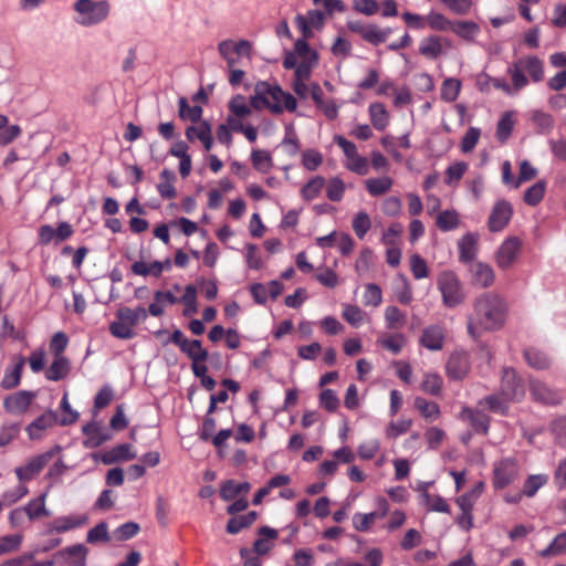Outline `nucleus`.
<instances>
[{
	"label": "nucleus",
	"mask_w": 566,
	"mask_h": 566,
	"mask_svg": "<svg viewBox=\"0 0 566 566\" xmlns=\"http://www.w3.org/2000/svg\"><path fill=\"white\" fill-rule=\"evenodd\" d=\"M530 389L536 401L547 405H556L562 401V396L558 391L551 389L539 380H531Z\"/></svg>",
	"instance_id": "23"
},
{
	"label": "nucleus",
	"mask_w": 566,
	"mask_h": 566,
	"mask_svg": "<svg viewBox=\"0 0 566 566\" xmlns=\"http://www.w3.org/2000/svg\"><path fill=\"white\" fill-rule=\"evenodd\" d=\"M57 422V416L54 411L48 410L46 412L34 419L28 427L27 432L32 440L42 438L43 432L52 428Z\"/></svg>",
	"instance_id": "21"
},
{
	"label": "nucleus",
	"mask_w": 566,
	"mask_h": 566,
	"mask_svg": "<svg viewBox=\"0 0 566 566\" xmlns=\"http://www.w3.org/2000/svg\"><path fill=\"white\" fill-rule=\"evenodd\" d=\"M88 548L83 544L65 547L54 554V562L65 566H86Z\"/></svg>",
	"instance_id": "12"
},
{
	"label": "nucleus",
	"mask_w": 566,
	"mask_h": 566,
	"mask_svg": "<svg viewBox=\"0 0 566 566\" xmlns=\"http://www.w3.org/2000/svg\"><path fill=\"white\" fill-rule=\"evenodd\" d=\"M109 333L118 339H132L136 335L134 328L119 318L109 324Z\"/></svg>",
	"instance_id": "62"
},
{
	"label": "nucleus",
	"mask_w": 566,
	"mask_h": 566,
	"mask_svg": "<svg viewBox=\"0 0 566 566\" xmlns=\"http://www.w3.org/2000/svg\"><path fill=\"white\" fill-rule=\"evenodd\" d=\"M260 537L253 544V551L258 556L268 554L273 548V542L279 533L269 526L259 530Z\"/></svg>",
	"instance_id": "27"
},
{
	"label": "nucleus",
	"mask_w": 566,
	"mask_h": 566,
	"mask_svg": "<svg viewBox=\"0 0 566 566\" xmlns=\"http://www.w3.org/2000/svg\"><path fill=\"white\" fill-rule=\"evenodd\" d=\"M282 147L289 156H295L300 149L297 135L292 125L285 127V136L282 140Z\"/></svg>",
	"instance_id": "57"
},
{
	"label": "nucleus",
	"mask_w": 566,
	"mask_h": 566,
	"mask_svg": "<svg viewBox=\"0 0 566 566\" xmlns=\"http://www.w3.org/2000/svg\"><path fill=\"white\" fill-rule=\"evenodd\" d=\"M479 234L473 232L465 233L458 242L459 260L462 263H473L478 254Z\"/></svg>",
	"instance_id": "22"
},
{
	"label": "nucleus",
	"mask_w": 566,
	"mask_h": 566,
	"mask_svg": "<svg viewBox=\"0 0 566 566\" xmlns=\"http://www.w3.org/2000/svg\"><path fill=\"white\" fill-rule=\"evenodd\" d=\"M132 272L140 276L153 275L154 277H159L163 273L161 263L154 261L147 264L143 261H136L132 264Z\"/></svg>",
	"instance_id": "47"
},
{
	"label": "nucleus",
	"mask_w": 566,
	"mask_h": 566,
	"mask_svg": "<svg viewBox=\"0 0 566 566\" xmlns=\"http://www.w3.org/2000/svg\"><path fill=\"white\" fill-rule=\"evenodd\" d=\"M334 142L342 148L346 157L345 167L348 170L359 176H365L369 172V164L367 158L358 154L357 147L353 142L347 140L340 135H336L334 137Z\"/></svg>",
	"instance_id": "6"
},
{
	"label": "nucleus",
	"mask_w": 566,
	"mask_h": 566,
	"mask_svg": "<svg viewBox=\"0 0 566 566\" xmlns=\"http://www.w3.org/2000/svg\"><path fill=\"white\" fill-rule=\"evenodd\" d=\"M513 216L512 205L502 199L495 202L488 220V227L491 232L502 231L510 222Z\"/></svg>",
	"instance_id": "11"
},
{
	"label": "nucleus",
	"mask_w": 566,
	"mask_h": 566,
	"mask_svg": "<svg viewBox=\"0 0 566 566\" xmlns=\"http://www.w3.org/2000/svg\"><path fill=\"white\" fill-rule=\"evenodd\" d=\"M436 226L443 232L455 230L460 226V216L454 209L441 211L437 216Z\"/></svg>",
	"instance_id": "35"
},
{
	"label": "nucleus",
	"mask_w": 566,
	"mask_h": 566,
	"mask_svg": "<svg viewBox=\"0 0 566 566\" xmlns=\"http://www.w3.org/2000/svg\"><path fill=\"white\" fill-rule=\"evenodd\" d=\"M378 343L390 353L399 354L407 343V338L402 333H396L382 336L378 339Z\"/></svg>",
	"instance_id": "40"
},
{
	"label": "nucleus",
	"mask_w": 566,
	"mask_h": 566,
	"mask_svg": "<svg viewBox=\"0 0 566 566\" xmlns=\"http://www.w3.org/2000/svg\"><path fill=\"white\" fill-rule=\"evenodd\" d=\"M412 426V420L410 419H400L397 421H392L386 428V437L388 439H397L399 436L409 431Z\"/></svg>",
	"instance_id": "63"
},
{
	"label": "nucleus",
	"mask_w": 566,
	"mask_h": 566,
	"mask_svg": "<svg viewBox=\"0 0 566 566\" xmlns=\"http://www.w3.org/2000/svg\"><path fill=\"white\" fill-rule=\"evenodd\" d=\"M506 72L514 83L515 88L523 90L528 85V78L525 73H527L530 78L535 83L543 81L544 63L537 56L530 55L510 64Z\"/></svg>",
	"instance_id": "3"
},
{
	"label": "nucleus",
	"mask_w": 566,
	"mask_h": 566,
	"mask_svg": "<svg viewBox=\"0 0 566 566\" xmlns=\"http://www.w3.org/2000/svg\"><path fill=\"white\" fill-rule=\"evenodd\" d=\"M53 454V451H48L30 459L25 465L17 468L14 472L19 481L23 482L33 479L48 464Z\"/></svg>",
	"instance_id": "15"
},
{
	"label": "nucleus",
	"mask_w": 566,
	"mask_h": 566,
	"mask_svg": "<svg viewBox=\"0 0 566 566\" xmlns=\"http://www.w3.org/2000/svg\"><path fill=\"white\" fill-rule=\"evenodd\" d=\"M176 175L174 171L164 169L160 172V182L157 185V191L159 192L161 198L172 199L176 197V188H175Z\"/></svg>",
	"instance_id": "34"
},
{
	"label": "nucleus",
	"mask_w": 566,
	"mask_h": 566,
	"mask_svg": "<svg viewBox=\"0 0 566 566\" xmlns=\"http://www.w3.org/2000/svg\"><path fill=\"white\" fill-rule=\"evenodd\" d=\"M461 82L457 78H446L441 85V98L446 102H454L460 93Z\"/></svg>",
	"instance_id": "53"
},
{
	"label": "nucleus",
	"mask_w": 566,
	"mask_h": 566,
	"mask_svg": "<svg viewBox=\"0 0 566 566\" xmlns=\"http://www.w3.org/2000/svg\"><path fill=\"white\" fill-rule=\"evenodd\" d=\"M136 453L132 451V446L123 443L114 447L112 450L102 455L104 464H112L119 461H128L135 459Z\"/></svg>",
	"instance_id": "29"
},
{
	"label": "nucleus",
	"mask_w": 566,
	"mask_h": 566,
	"mask_svg": "<svg viewBox=\"0 0 566 566\" xmlns=\"http://www.w3.org/2000/svg\"><path fill=\"white\" fill-rule=\"evenodd\" d=\"M563 554H566V532L557 534L552 543L539 553V556L547 558Z\"/></svg>",
	"instance_id": "43"
},
{
	"label": "nucleus",
	"mask_w": 566,
	"mask_h": 566,
	"mask_svg": "<svg viewBox=\"0 0 566 566\" xmlns=\"http://www.w3.org/2000/svg\"><path fill=\"white\" fill-rule=\"evenodd\" d=\"M345 193V184L338 178L334 177L329 179L326 187V196L331 201H340Z\"/></svg>",
	"instance_id": "64"
},
{
	"label": "nucleus",
	"mask_w": 566,
	"mask_h": 566,
	"mask_svg": "<svg viewBox=\"0 0 566 566\" xmlns=\"http://www.w3.org/2000/svg\"><path fill=\"white\" fill-rule=\"evenodd\" d=\"M325 186V179L322 176L311 178L301 189V196L304 200L312 201L318 197Z\"/></svg>",
	"instance_id": "41"
},
{
	"label": "nucleus",
	"mask_w": 566,
	"mask_h": 566,
	"mask_svg": "<svg viewBox=\"0 0 566 566\" xmlns=\"http://www.w3.org/2000/svg\"><path fill=\"white\" fill-rule=\"evenodd\" d=\"M426 21L431 30L434 31H451L453 22L446 15L439 12L431 11L427 17Z\"/></svg>",
	"instance_id": "49"
},
{
	"label": "nucleus",
	"mask_w": 566,
	"mask_h": 566,
	"mask_svg": "<svg viewBox=\"0 0 566 566\" xmlns=\"http://www.w3.org/2000/svg\"><path fill=\"white\" fill-rule=\"evenodd\" d=\"M116 318L122 319L125 322L128 326L134 328L135 325L138 323L145 322L148 313L147 310L143 306H138L136 308L130 307H120L116 311Z\"/></svg>",
	"instance_id": "28"
},
{
	"label": "nucleus",
	"mask_w": 566,
	"mask_h": 566,
	"mask_svg": "<svg viewBox=\"0 0 566 566\" xmlns=\"http://www.w3.org/2000/svg\"><path fill=\"white\" fill-rule=\"evenodd\" d=\"M443 380L438 374H427L421 382V389L432 396L441 392Z\"/></svg>",
	"instance_id": "61"
},
{
	"label": "nucleus",
	"mask_w": 566,
	"mask_h": 566,
	"mask_svg": "<svg viewBox=\"0 0 566 566\" xmlns=\"http://www.w3.org/2000/svg\"><path fill=\"white\" fill-rule=\"evenodd\" d=\"M256 518L255 512H249L239 517H232L227 524V532L230 534H238L243 528L249 527Z\"/></svg>",
	"instance_id": "50"
},
{
	"label": "nucleus",
	"mask_w": 566,
	"mask_h": 566,
	"mask_svg": "<svg viewBox=\"0 0 566 566\" xmlns=\"http://www.w3.org/2000/svg\"><path fill=\"white\" fill-rule=\"evenodd\" d=\"M87 514H70L54 518L48 524L46 534H63L80 528L88 523Z\"/></svg>",
	"instance_id": "9"
},
{
	"label": "nucleus",
	"mask_w": 566,
	"mask_h": 566,
	"mask_svg": "<svg viewBox=\"0 0 566 566\" xmlns=\"http://www.w3.org/2000/svg\"><path fill=\"white\" fill-rule=\"evenodd\" d=\"M295 23L302 35L308 39L313 35V28L319 29L324 24V13L318 10H310L305 15L297 14Z\"/></svg>",
	"instance_id": "18"
},
{
	"label": "nucleus",
	"mask_w": 566,
	"mask_h": 566,
	"mask_svg": "<svg viewBox=\"0 0 566 566\" xmlns=\"http://www.w3.org/2000/svg\"><path fill=\"white\" fill-rule=\"evenodd\" d=\"M444 45L451 48V42L448 39L438 35H429L421 40L419 44V53L427 59L436 60L444 52Z\"/></svg>",
	"instance_id": "17"
},
{
	"label": "nucleus",
	"mask_w": 566,
	"mask_h": 566,
	"mask_svg": "<svg viewBox=\"0 0 566 566\" xmlns=\"http://www.w3.org/2000/svg\"><path fill=\"white\" fill-rule=\"evenodd\" d=\"M507 317V304L495 292L479 295L473 304V313L468 318V333L479 339L485 332L500 329Z\"/></svg>",
	"instance_id": "1"
},
{
	"label": "nucleus",
	"mask_w": 566,
	"mask_h": 566,
	"mask_svg": "<svg viewBox=\"0 0 566 566\" xmlns=\"http://www.w3.org/2000/svg\"><path fill=\"white\" fill-rule=\"evenodd\" d=\"M446 339L444 328L440 325L432 324L427 326L420 336L419 343L431 352H438L443 348Z\"/></svg>",
	"instance_id": "16"
},
{
	"label": "nucleus",
	"mask_w": 566,
	"mask_h": 566,
	"mask_svg": "<svg viewBox=\"0 0 566 566\" xmlns=\"http://www.w3.org/2000/svg\"><path fill=\"white\" fill-rule=\"evenodd\" d=\"M547 482L548 475L545 473L531 474L523 483V494H525L526 497H533Z\"/></svg>",
	"instance_id": "38"
},
{
	"label": "nucleus",
	"mask_w": 566,
	"mask_h": 566,
	"mask_svg": "<svg viewBox=\"0 0 566 566\" xmlns=\"http://www.w3.org/2000/svg\"><path fill=\"white\" fill-rule=\"evenodd\" d=\"M415 407L426 419L437 420L440 417V408L438 403L433 401H428L424 398L417 397L415 399Z\"/></svg>",
	"instance_id": "48"
},
{
	"label": "nucleus",
	"mask_w": 566,
	"mask_h": 566,
	"mask_svg": "<svg viewBox=\"0 0 566 566\" xmlns=\"http://www.w3.org/2000/svg\"><path fill=\"white\" fill-rule=\"evenodd\" d=\"M531 120L541 134H548L554 127V118L548 113L535 109L531 113Z\"/></svg>",
	"instance_id": "44"
},
{
	"label": "nucleus",
	"mask_w": 566,
	"mask_h": 566,
	"mask_svg": "<svg viewBox=\"0 0 566 566\" xmlns=\"http://www.w3.org/2000/svg\"><path fill=\"white\" fill-rule=\"evenodd\" d=\"M368 111L373 126L377 130H384L389 124V114L385 106L381 103H371Z\"/></svg>",
	"instance_id": "37"
},
{
	"label": "nucleus",
	"mask_w": 566,
	"mask_h": 566,
	"mask_svg": "<svg viewBox=\"0 0 566 566\" xmlns=\"http://www.w3.org/2000/svg\"><path fill=\"white\" fill-rule=\"evenodd\" d=\"M459 419L469 422L476 432L486 434L489 431L490 419L482 411L464 407L459 413Z\"/></svg>",
	"instance_id": "24"
},
{
	"label": "nucleus",
	"mask_w": 566,
	"mask_h": 566,
	"mask_svg": "<svg viewBox=\"0 0 566 566\" xmlns=\"http://www.w3.org/2000/svg\"><path fill=\"white\" fill-rule=\"evenodd\" d=\"M470 283L472 286L488 289L495 282L493 268L485 262L476 261L469 266Z\"/></svg>",
	"instance_id": "13"
},
{
	"label": "nucleus",
	"mask_w": 566,
	"mask_h": 566,
	"mask_svg": "<svg viewBox=\"0 0 566 566\" xmlns=\"http://www.w3.org/2000/svg\"><path fill=\"white\" fill-rule=\"evenodd\" d=\"M545 191L546 182L544 180L535 182L524 192V202L531 207L537 206L543 200Z\"/></svg>",
	"instance_id": "42"
},
{
	"label": "nucleus",
	"mask_w": 566,
	"mask_h": 566,
	"mask_svg": "<svg viewBox=\"0 0 566 566\" xmlns=\"http://www.w3.org/2000/svg\"><path fill=\"white\" fill-rule=\"evenodd\" d=\"M514 112H505L496 125V138L499 142L504 143L509 139L514 128Z\"/></svg>",
	"instance_id": "39"
},
{
	"label": "nucleus",
	"mask_w": 566,
	"mask_h": 566,
	"mask_svg": "<svg viewBox=\"0 0 566 566\" xmlns=\"http://www.w3.org/2000/svg\"><path fill=\"white\" fill-rule=\"evenodd\" d=\"M392 185L394 180L389 176L369 178L365 181L366 190L373 197H379L387 193L392 188Z\"/></svg>",
	"instance_id": "32"
},
{
	"label": "nucleus",
	"mask_w": 566,
	"mask_h": 566,
	"mask_svg": "<svg viewBox=\"0 0 566 566\" xmlns=\"http://www.w3.org/2000/svg\"><path fill=\"white\" fill-rule=\"evenodd\" d=\"M437 286L441 293L442 303L449 308L462 304L465 300V293L458 275L452 271L442 272L437 280Z\"/></svg>",
	"instance_id": "5"
},
{
	"label": "nucleus",
	"mask_w": 566,
	"mask_h": 566,
	"mask_svg": "<svg viewBox=\"0 0 566 566\" xmlns=\"http://www.w3.org/2000/svg\"><path fill=\"white\" fill-rule=\"evenodd\" d=\"M484 489L483 482L476 483L469 492L457 499L461 512H472L476 500L480 497Z\"/></svg>",
	"instance_id": "36"
},
{
	"label": "nucleus",
	"mask_w": 566,
	"mask_h": 566,
	"mask_svg": "<svg viewBox=\"0 0 566 566\" xmlns=\"http://www.w3.org/2000/svg\"><path fill=\"white\" fill-rule=\"evenodd\" d=\"M25 359L23 356H17L14 358L13 366L11 368H7L2 377L1 386L3 389H12L20 384Z\"/></svg>",
	"instance_id": "26"
},
{
	"label": "nucleus",
	"mask_w": 566,
	"mask_h": 566,
	"mask_svg": "<svg viewBox=\"0 0 566 566\" xmlns=\"http://www.w3.org/2000/svg\"><path fill=\"white\" fill-rule=\"evenodd\" d=\"M377 518H381L378 512H370L367 514L356 513L353 516V526L358 532H367Z\"/></svg>",
	"instance_id": "56"
},
{
	"label": "nucleus",
	"mask_w": 566,
	"mask_h": 566,
	"mask_svg": "<svg viewBox=\"0 0 566 566\" xmlns=\"http://www.w3.org/2000/svg\"><path fill=\"white\" fill-rule=\"evenodd\" d=\"M522 241L517 237H507L496 249L494 261L500 270H509L518 259Z\"/></svg>",
	"instance_id": "7"
},
{
	"label": "nucleus",
	"mask_w": 566,
	"mask_h": 566,
	"mask_svg": "<svg viewBox=\"0 0 566 566\" xmlns=\"http://www.w3.org/2000/svg\"><path fill=\"white\" fill-rule=\"evenodd\" d=\"M71 370V364L65 356L54 357L52 364L45 373V377L51 381L64 379Z\"/></svg>",
	"instance_id": "30"
},
{
	"label": "nucleus",
	"mask_w": 566,
	"mask_h": 566,
	"mask_svg": "<svg viewBox=\"0 0 566 566\" xmlns=\"http://www.w3.org/2000/svg\"><path fill=\"white\" fill-rule=\"evenodd\" d=\"M374 263L373 251L369 248H364L355 263V270L359 276L366 275Z\"/></svg>",
	"instance_id": "58"
},
{
	"label": "nucleus",
	"mask_w": 566,
	"mask_h": 566,
	"mask_svg": "<svg viewBox=\"0 0 566 566\" xmlns=\"http://www.w3.org/2000/svg\"><path fill=\"white\" fill-rule=\"evenodd\" d=\"M501 394L511 400H520L525 394L524 387L513 368L507 367L502 371Z\"/></svg>",
	"instance_id": "14"
},
{
	"label": "nucleus",
	"mask_w": 566,
	"mask_h": 566,
	"mask_svg": "<svg viewBox=\"0 0 566 566\" xmlns=\"http://www.w3.org/2000/svg\"><path fill=\"white\" fill-rule=\"evenodd\" d=\"M49 491H44L38 497L30 500L23 507L27 517L30 521H36L41 517L51 515V511L46 509V499Z\"/></svg>",
	"instance_id": "25"
},
{
	"label": "nucleus",
	"mask_w": 566,
	"mask_h": 566,
	"mask_svg": "<svg viewBox=\"0 0 566 566\" xmlns=\"http://www.w3.org/2000/svg\"><path fill=\"white\" fill-rule=\"evenodd\" d=\"M524 357L527 364L536 369H545L549 366L548 357L536 348H527L524 350Z\"/></svg>",
	"instance_id": "51"
},
{
	"label": "nucleus",
	"mask_w": 566,
	"mask_h": 566,
	"mask_svg": "<svg viewBox=\"0 0 566 566\" xmlns=\"http://www.w3.org/2000/svg\"><path fill=\"white\" fill-rule=\"evenodd\" d=\"M181 352L185 353L191 361L207 360L208 358V352L202 347L201 340L199 339H189Z\"/></svg>",
	"instance_id": "52"
},
{
	"label": "nucleus",
	"mask_w": 566,
	"mask_h": 566,
	"mask_svg": "<svg viewBox=\"0 0 566 566\" xmlns=\"http://www.w3.org/2000/svg\"><path fill=\"white\" fill-rule=\"evenodd\" d=\"M520 475V464L513 458H505L494 464L493 485L495 489H504L512 484Z\"/></svg>",
	"instance_id": "8"
},
{
	"label": "nucleus",
	"mask_w": 566,
	"mask_h": 566,
	"mask_svg": "<svg viewBox=\"0 0 566 566\" xmlns=\"http://www.w3.org/2000/svg\"><path fill=\"white\" fill-rule=\"evenodd\" d=\"M251 489L248 482L227 480L220 488V496L223 501H231L241 493H248Z\"/></svg>",
	"instance_id": "33"
},
{
	"label": "nucleus",
	"mask_w": 566,
	"mask_h": 566,
	"mask_svg": "<svg viewBox=\"0 0 566 566\" xmlns=\"http://www.w3.org/2000/svg\"><path fill=\"white\" fill-rule=\"evenodd\" d=\"M251 160L253 167L262 174L269 172L273 166L272 157L268 150H252Z\"/></svg>",
	"instance_id": "46"
},
{
	"label": "nucleus",
	"mask_w": 566,
	"mask_h": 566,
	"mask_svg": "<svg viewBox=\"0 0 566 566\" xmlns=\"http://www.w3.org/2000/svg\"><path fill=\"white\" fill-rule=\"evenodd\" d=\"M386 326L389 329H398L406 323V315L397 306H388L385 310Z\"/></svg>",
	"instance_id": "54"
},
{
	"label": "nucleus",
	"mask_w": 566,
	"mask_h": 566,
	"mask_svg": "<svg viewBox=\"0 0 566 566\" xmlns=\"http://www.w3.org/2000/svg\"><path fill=\"white\" fill-rule=\"evenodd\" d=\"M420 491L424 505H427L431 511L440 513L450 512V506L443 497L440 495H430L424 486L420 488Z\"/></svg>",
	"instance_id": "45"
},
{
	"label": "nucleus",
	"mask_w": 566,
	"mask_h": 566,
	"mask_svg": "<svg viewBox=\"0 0 566 566\" xmlns=\"http://www.w3.org/2000/svg\"><path fill=\"white\" fill-rule=\"evenodd\" d=\"M250 103L255 109L269 108L273 114H281L284 109L294 112L297 107L293 95L284 92L279 85L264 81L255 84Z\"/></svg>",
	"instance_id": "2"
},
{
	"label": "nucleus",
	"mask_w": 566,
	"mask_h": 566,
	"mask_svg": "<svg viewBox=\"0 0 566 566\" xmlns=\"http://www.w3.org/2000/svg\"><path fill=\"white\" fill-rule=\"evenodd\" d=\"M355 234L363 239L371 227V221L367 212L359 211L353 219L352 223Z\"/></svg>",
	"instance_id": "60"
},
{
	"label": "nucleus",
	"mask_w": 566,
	"mask_h": 566,
	"mask_svg": "<svg viewBox=\"0 0 566 566\" xmlns=\"http://www.w3.org/2000/svg\"><path fill=\"white\" fill-rule=\"evenodd\" d=\"M218 51L219 54L222 57H230L232 55L238 56H247L250 59L251 51H252V44L248 40H240V41H233V40H223L218 44Z\"/></svg>",
	"instance_id": "20"
},
{
	"label": "nucleus",
	"mask_w": 566,
	"mask_h": 566,
	"mask_svg": "<svg viewBox=\"0 0 566 566\" xmlns=\"http://www.w3.org/2000/svg\"><path fill=\"white\" fill-rule=\"evenodd\" d=\"M38 397L35 391L20 390L3 399V408L10 415H23Z\"/></svg>",
	"instance_id": "10"
},
{
	"label": "nucleus",
	"mask_w": 566,
	"mask_h": 566,
	"mask_svg": "<svg viewBox=\"0 0 566 566\" xmlns=\"http://www.w3.org/2000/svg\"><path fill=\"white\" fill-rule=\"evenodd\" d=\"M451 31L459 38L471 42L478 36L481 29L480 25L473 21L457 20L453 22Z\"/></svg>",
	"instance_id": "31"
},
{
	"label": "nucleus",
	"mask_w": 566,
	"mask_h": 566,
	"mask_svg": "<svg viewBox=\"0 0 566 566\" xmlns=\"http://www.w3.org/2000/svg\"><path fill=\"white\" fill-rule=\"evenodd\" d=\"M447 375L455 380L467 376L470 369L469 355L467 353L455 352L450 355L447 363Z\"/></svg>",
	"instance_id": "19"
},
{
	"label": "nucleus",
	"mask_w": 566,
	"mask_h": 566,
	"mask_svg": "<svg viewBox=\"0 0 566 566\" xmlns=\"http://www.w3.org/2000/svg\"><path fill=\"white\" fill-rule=\"evenodd\" d=\"M179 116L182 119H189L193 123H197L202 116V108L200 106H189L187 99L185 97H180Z\"/></svg>",
	"instance_id": "59"
},
{
	"label": "nucleus",
	"mask_w": 566,
	"mask_h": 566,
	"mask_svg": "<svg viewBox=\"0 0 566 566\" xmlns=\"http://www.w3.org/2000/svg\"><path fill=\"white\" fill-rule=\"evenodd\" d=\"M74 21L85 28L103 23L111 13L108 0H76L73 4Z\"/></svg>",
	"instance_id": "4"
},
{
	"label": "nucleus",
	"mask_w": 566,
	"mask_h": 566,
	"mask_svg": "<svg viewBox=\"0 0 566 566\" xmlns=\"http://www.w3.org/2000/svg\"><path fill=\"white\" fill-rule=\"evenodd\" d=\"M391 30L380 29L375 24H367L366 32H364L363 39L374 45L380 44L387 40Z\"/></svg>",
	"instance_id": "55"
}]
</instances>
